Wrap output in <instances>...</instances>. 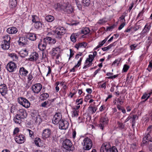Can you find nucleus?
I'll return each instance as SVG.
<instances>
[{"label":"nucleus","instance_id":"dca6fc26","mask_svg":"<svg viewBox=\"0 0 152 152\" xmlns=\"http://www.w3.org/2000/svg\"><path fill=\"white\" fill-rule=\"evenodd\" d=\"M18 42L20 44H21L23 45H26L28 43V41L27 37H20L18 41Z\"/></svg>","mask_w":152,"mask_h":152},{"label":"nucleus","instance_id":"aec40b11","mask_svg":"<svg viewBox=\"0 0 152 152\" xmlns=\"http://www.w3.org/2000/svg\"><path fill=\"white\" fill-rule=\"evenodd\" d=\"M38 58V54L36 52L33 53L30 56L29 60L31 61H36Z\"/></svg>","mask_w":152,"mask_h":152},{"label":"nucleus","instance_id":"4be33fe9","mask_svg":"<svg viewBox=\"0 0 152 152\" xmlns=\"http://www.w3.org/2000/svg\"><path fill=\"white\" fill-rule=\"evenodd\" d=\"M60 49L59 46L57 47L56 48H53L51 50V55L53 56H54L57 54V52H60Z\"/></svg>","mask_w":152,"mask_h":152},{"label":"nucleus","instance_id":"9d476101","mask_svg":"<svg viewBox=\"0 0 152 152\" xmlns=\"http://www.w3.org/2000/svg\"><path fill=\"white\" fill-rule=\"evenodd\" d=\"M60 129H66L68 127L69 124L68 122L62 119L58 123Z\"/></svg>","mask_w":152,"mask_h":152},{"label":"nucleus","instance_id":"0eeeda50","mask_svg":"<svg viewBox=\"0 0 152 152\" xmlns=\"http://www.w3.org/2000/svg\"><path fill=\"white\" fill-rule=\"evenodd\" d=\"M111 146L109 143L103 144L101 147L100 152H111Z\"/></svg>","mask_w":152,"mask_h":152},{"label":"nucleus","instance_id":"cd10ccee","mask_svg":"<svg viewBox=\"0 0 152 152\" xmlns=\"http://www.w3.org/2000/svg\"><path fill=\"white\" fill-rule=\"evenodd\" d=\"M82 60L83 57L80 58L79 61L77 62V64L75 65L72 69L70 70V72H75V68L79 67L81 65Z\"/></svg>","mask_w":152,"mask_h":152},{"label":"nucleus","instance_id":"0e129e2a","mask_svg":"<svg viewBox=\"0 0 152 152\" xmlns=\"http://www.w3.org/2000/svg\"><path fill=\"white\" fill-rule=\"evenodd\" d=\"M129 66L126 64L124 65L123 67V70L124 72H126L129 69Z\"/></svg>","mask_w":152,"mask_h":152},{"label":"nucleus","instance_id":"7c9ffc66","mask_svg":"<svg viewBox=\"0 0 152 152\" xmlns=\"http://www.w3.org/2000/svg\"><path fill=\"white\" fill-rule=\"evenodd\" d=\"M19 53L20 57L22 58H24L28 54V52L26 49L22 50L20 51Z\"/></svg>","mask_w":152,"mask_h":152},{"label":"nucleus","instance_id":"423d86ee","mask_svg":"<svg viewBox=\"0 0 152 152\" xmlns=\"http://www.w3.org/2000/svg\"><path fill=\"white\" fill-rule=\"evenodd\" d=\"M17 66L14 62L10 61L7 65L6 68L7 70L10 72H14L16 69Z\"/></svg>","mask_w":152,"mask_h":152},{"label":"nucleus","instance_id":"864d4df0","mask_svg":"<svg viewBox=\"0 0 152 152\" xmlns=\"http://www.w3.org/2000/svg\"><path fill=\"white\" fill-rule=\"evenodd\" d=\"M121 61L120 59H116L113 63L112 64V65H116L117 66H118V64L119 63V62Z\"/></svg>","mask_w":152,"mask_h":152},{"label":"nucleus","instance_id":"f03ea898","mask_svg":"<svg viewBox=\"0 0 152 152\" xmlns=\"http://www.w3.org/2000/svg\"><path fill=\"white\" fill-rule=\"evenodd\" d=\"M56 38L61 39L66 32L65 29L63 27H58L53 31Z\"/></svg>","mask_w":152,"mask_h":152},{"label":"nucleus","instance_id":"338daca9","mask_svg":"<svg viewBox=\"0 0 152 152\" xmlns=\"http://www.w3.org/2000/svg\"><path fill=\"white\" fill-rule=\"evenodd\" d=\"M106 22V21L105 20V19L103 18L102 19L99 20L98 23L100 24H103Z\"/></svg>","mask_w":152,"mask_h":152},{"label":"nucleus","instance_id":"4d7b16f0","mask_svg":"<svg viewBox=\"0 0 152 152\" xmlns=\"http://www.w3.org/2000/svg\"><path fill=\"white\" fill-rule=\"evenodd\" d=\"M151 37H148V40H147V45H148V46H150L151 43Z\"/></svg>","mask_w":152,"mask_h":152},{"label":"nucleus","instance_id":"a878e982","mask_svg":"<svg viewBox=\"0 0 152 152\" xmlns=\"http://www.w3.org/2000/svg\"><path fill=\"white\" fill-rule=\"evenodd\" d=\"M69 4L68 3H64L61 5L59 4L58 3L57 5L58 8H60L61 10L64 12V11L66 10V8Z\"/></svg>","mask_w":152,"mask_h":152},{"label":"nucleus","instance_id":"2f4dec72","mask_svg":"<svg viewBox=\"0 0 152 152\" xmlns=\"http://www.w3.org/2000/svg\"><path fill=\"white\" fill-rule=\"evenodd\" d=\"M66 10L64 11V12L68 14L71 13L73 11V9L72 7L69 4L66 8Z\"/></svg>","mask_w":152,"mask_h":152},{"label":"nucleus","instance_id":"72a5a7b5","mask_svg":"<svg viewBox=\"0 0 152 152\" xmlns=\"http://www.w3.org/2000/svg\"><path fill=\"white\" fill-rule=\"evenodd\" d=\"M17 3L16 0H10V1L9 5L10 7L14 8L16 6Z\"/></svg>","mask_w":152,"mask_h":152},{"label":"nucleus","instance_id":"3c124183","mask_svg":"<svg viewBox=\"0 0 152 152\" xmlns=\"http://www.w3.org/2000/svg\"><path fill=\"white\" fill-rule=\"evenodd\" d=\"M78 90V88L76 87H74L71 92H70V94H73V95H75L76 93Z\"/></svg>","mask_w":152,"mask_h":152},{"label":"nucleus","instance_id":"f257e3e1","mask_svg":"<svg viewBox=\"0 0 152 152\" xmlns=\"http://www.w3.org/2000/svg\"><path fill=\"white\" fill-rule=\"evenodd\" d=\"M152 126H149L147 129V130L148 132L147 134L143 138V140L142 141V144H146L149 145L148 147L149 150L151 151L152 150L151 142H152Z\"/></svg>","mask_w":152,"mask_h":152},{"label":"nucleus","instance_id":"f704fd0d","mask_svg":"<svg viewBox=\"0 0 152 152\" xmlns=\"http://www.w3.org/2000/svg\"><path fill=\"white\" fill-rule=\"evenodd\" d=\"M77 35L76 33H73L71 36L70 39L71 41L73 43L76 41Z\"/></svg>","mask_w":152,"mask_h":152},{"label":"nucleus","instance_id":"5fc2aeb1","mask_svg":"<svg viewBox=\"0 0 152 152\" xmlns=\"http://www.w3.org/2000/svg\"><path fill=\"white\" fill-rule=\"evenodd\" d=\"M152 68V61L151 60L149 62V64L148 65V67L147 69L148 70L149 72H151V70Z\"/></svg>","mask_w":152,"mask_h":152},{"label":"nucleus","instance_id":"f8f14e48","mask_svg":"<svg viewBox=\"0 0 152 152\" xmlns=\"http://www.w3.org/2000/svg\"><path fill=\"white\" fill-rule=\"evenodd\" d=\"M51 134V130L48 129H45L43 130L42 133V137L43 139H45L48 138Z\"/></svg>","mask_w":152,"mask_h":152},{"label":"nucleus","instance_id":"4468645a","mask_svg":"<svg viewBox=\"0 0 152 152\" xmlns=\"http://www.w3.org/2000/svg\"><path fill=\"white\" fill-rule=\"evenodd\" d=\"M18 115L24 119L27 117V113L26 110L24 109H20L18 112Z\"/></svg>","mask_w":152,"mask_h":152},{"label":"nucleus","instance_id":"69168bd1","mask_svg":"<svg viewBox=\"0 0 152 152\" xmlns=\"http://www.w3.org/2000/svg\"><path fill=\"white\" fill-rule=\"evenodd\" d=\"M27 131L29 132V134L30 137H34V133L31 130L29 129H27Z\"/></svg>","mask_w":152,"mask_h":152},{"label":"nucleus","instance_id":"412c9836","mask_svg":"<svg viewBox=\"0 0 152 152\" xmlns=\"http://www.w3.org/2000/svg\"><path fill=\"white\" fill-rule=\"evenodd\" d=\"M87 45V44L85 42H80L76 44L75 47L78 50L80 48H85Z\"/></svg>","mask_w":152,"mask_h":152},{"label":"nucleus","instance_id":"e433bc0d","mask_svg":"<svg viewBox=\"0 0 152 152\" xmlns=\"http://www.w3.org/2000/svg\"><path fill=\"white\" fill-rule=\"evenodd\" d=\"M94 59L92 55L90 54L88 56V58H87L86 60L85 63H89L92 64V62Z\"/></svg>","mask_w":152,"mask_h":152},{"label":"nucleus","instance_id":"a18cd8bd","mask_svg":"<svg viewBox=\"0 0 152 152\" xmlns=\"http://www.w3.org/2000/svg\"><path fill=\"white\" fill-rule=\"evenodd\" d=\"M32 22L35 23L39 21V19L36 15H32Z\"/></svg>","mask_w":152,"mask_h":152},{"label":"nucleus","instance_id":"a19ab883","mask_svg":"<svg viewBox=\"0 0 152 152\" xmlns=\"http://www.w3.org/2000/svg\"><path fill=\"white\" fill-rule=\"evenodd\" d=\"M90 0H82L83 5L84 6H88L90 4Z\"/></svg>","mask_w":152,"mask_h":152},{"label":"nucleus","instance_id":"680f3d73","mask_svg":"<svg viewBox=\"0 0 152 152\" xmlns=\"http://www.w3.org/2000/svg\"><path fill=\"white\" fill-rule=\"evenodd\" d=\"M115 27V25L114 24L113 25L111 26L108 27L106 28L107 31H110L111 30L114 28Z\"/></svg>","mask_w":152,"mask_h":152},{"label":"nucleus","instance_id":"2eb2a0df","mask_svg":"<svg viewBox=\"0 0 152 152\" xmlns=\"http://www.w3.org/2000/svg\"><path fill=\"white\" fill-rule=\"evenodd\" d=\"M151 27V23L147 24L145 26L144 28L140 34L141 36H143L148 31Z\"/></svg>","mask_w":152,"mask_h":152},{"label":"nucleus","instance_id":"603ef678","mask_svg":"<svg viewBox=\"0 0 152 152\" xmlns=\"http://www.w3.org/2000/svg\"><path fill=\"white\" fill-rule=\"evenodd\" d=\"M89 110L92 113H94L96 110V109L95 107H89Z\"/></svg>","mask_w":152,"mask_h":152},{"label":"nucleus","instance_id":"7ed1b4c3","mask_svg":"<svg viewBox=\"0 0 152 152\" xmlns=\"http://www.w3.org/2000/svg\"><path fill=\"white\" fill-rule=\"evenodd\" d=\"M83 149L84 150H88L92 146V143L91 140L88 137L85 138L83 140Z\"/></svg>","mask_w":152,"mask_h":152},{"label":"nucleus","instance_id":"c85d7f7f","mask_svg":"<svg viewBox=\"0 0 152 152\" xmlns=\"http://www.w3.org/2000/svg\"><path fill=\"white\" fill-rule=\"evenodd\" d=\"M28 73V71L24 67H22L20 68L19 74L20 75L22 76H26Z\"/></svg>","mask_w":152,"mask_h":152},{"label":"nucleus","instance_id":"c756f323","mask_svg":"<svg viewBox=\"0 0 152 152\" xmlns=\"http://www.w3.org/2000/svg\"><path fill=\"white\" fill-rule=\"evenodd\" d=\"M42 86H32V89L34 93H38L40 92L42 88Z\"/></svg>","mask_w":152,"mask_h":152},{"label":"nucleus","instance_id":"ea45409f","mask_svg":"<svg viewBox=\"0 0 152 152\" xmlns=\"http://www.w3.org/2000/svg\"><path fill=\"white\" fill-rule=\"evenodd\" d=\"M41 140L39 138L36 137L34 140V142L35 145L39 147H40L41 143Z\"/></svg>","mask_w":152,"mask_h":152},{"label":"nucleus","instance_id":"8fccbe9b","mask_svg":"<svg viewBox=\"0 0 152 152\" xmlns=\"http://www.w3.org/2000/svg\"><path fill=\"white\" fill-rule=\"evenodd\" d=\"M130 117L131 118H132V122H133L134 124V123H135L136 119H138V117L136 115H133L130 116Z\"/></svg>","mask_w":152,"mask_h":152},{"label":"nucleus","instance_id":"b1692460","mask_svg":"<svg viewBox=\"0 0 152 152\" xmlns=\"http://www.w3.org/2000/svg\"><path fill=\"white\" fill-rule=\"evenodd\" d=\"M7 86H0V93L3 96L7 93Z\"/></svg>","mask_w":152,"mask_h":152},{"label":"nucleus","instance_id":"5701e85b","mask_svg":"<svg viewBox=\"0 0 152 152\" xmlns=\"http://www.w3.org/2000/svg\"><path fill=\"white\" fill-rule=\"evenodd\" d=\"M23 119L16 114L14 118V121L16 124H20L21 123Z\"/></svg>","mask_w":152,"mask_h":152},{"label":"nucleus","instance_id":"f3484780","mask_svg":"<svg viewBox=\"0 0 152 152\" xmlns=\"http://www.w3.org/2000/svg\"><path fill=\"white\" fill-rule=\"evenodd\" d=\"M47 45V44L44 41L43 39L42 41L41 40L38 44V47L40 50L44 51L46 49Z\"/></svg>","mask_w":152,"mask_h":152},{"label":"nucleus","instance_id":"e2e57ef3","mask_svg":"<svg viewBox=\"0 0 152 152\" xmlns=\"http://www.w3.org/2000/svg\"><path fill=\"white\" fill-rule=\"evenodd\" d=\"M143 12V10L141 12H140V13H139L137 17V19L138 18H140L142 16Z\"/></svg>","mask_w":152,"mask_h":152},{"label":"nucleus","instance_id":"20e7f679","mask_svg":"<svg viewBox=\"0 0 152 152\" xmlns=\"http://www.w3.org/2000/svg\"><path fill=\"white\" fill-rule=\"evenodd\" d=\"M63 147L66 150L70 151L73 150L72 144L69 139H66L64 141Z\"/></svg>","mask_w":152,"mask_h":152},{"label":"nucleus","instance_id":"6ab92c4d","mask_svg":"<svg viewBox=\"0 0 152 152\" xmlns=\"http://www.w3.org/2000/svg\"><path fill=\"white\" fill-rule=\"evenodd\" d=\"M26 37L28 39H29L31 41H35L37 38L36 34L34 33H28L26 35Z\"/></svg>","mask_w":152,"mask_h":152},{"label":"nucleus","instance_id":"58836bf2","mask_svg":"<svg viewBox=\"0 0 152 152\" xmlns=\"http://www.w3.org/2000/svg\"><path fill=\"white\" fill-rule=\"evenodd\" d=\"M45 19L48 22H51L54 20V18L52 15H48L46 16Z\"/></svg>","mask_w":152,"mask_h":152},{"label":"nucleus","instance_id":"1a4fd4ad","mask_svg":"<svg viewBox=\"0 0 152 152\" xmlns=\"http://www.w3.org/2000/svg\"><path fill=\"white\" fill-rule=\"evenodd\" d=\"M61 118L62 115L61 114L59 113H56L53 119V123L55 124H57L62 119Z\"/></svg>","mask_w":152,"mask_h":152},{"label":"nucleus","instance_id":"6e6552de","mask_svg":"<svg viewBox=\"0 0 152 152\" xmlns=\"http://www.w3.org/2000/svg\"><path fill=\"white\" fill-rule=\"evenodd\" d=\"M108 119L106 116H102L100 120V123L99 124V127L100 129H103L104 125L107 124Z\"/></svg>","mask_w":152,"mask_h":152},{"label":"nucleus","instance_id":"13d9d810","mask_svg":"<svg viewBox=\"0 0 152 152\" xmlns=\"http://www.w3.org/2000/svg\"><path fill=\"white\" fill-rule=\"evenodd\" d=\"M33 76L31 74H29V75L28 76V83L29 85L31 84V83H30V81L33 78Z\"/></svg>","mask_w":152,"mask_h":152},{"label":"nucleus","instance_id":"79ce46f5","mask_svg":"<svg viewBox=\"0 0 152 152\" xmlns=\"http://www.w3.org/2000/svg\"><path fill=\"white\" fill-rule=\"evenodd\" d=\"M117 124L118 125V128L121 129H124L125 127V125L123 123L118 121Z\"/></svg>","mask_w":152,"mask_h":152},{"label":"nucleus","instance_id":"bf43d9fd","mask_svg":"<svg viewBox=\"0 0 152 152\" xmlns=\"http://www.w3.org/2000/svg\"><path fill=\"white\" fill-rule=\"evenodd\" d=\"M78 115V113L77 110L74 109L72 113V116L73 117H75L77 116Z\"/></svg>","mask_w":152,"mask_h":152},{"label":"nucleus","instance_id":"473e14b6","mask_svg":"<svg viewBox=\"0 0 152 152\" xmlns=\"http://www.w3.org/2000/svg\"><path fill=\"white\" fill-rule=\"evenodd\" d=\"M49 96L48 94L47 93H43L41 94L40 96V99L42 101L46 99Z\"/></svg>","mask_w":152,"mask_h":152},{"label":"nucleus","instance_id":"9b49d317","mask_svg":"<svg viewBox=\"0 0 152 152\" xmlns=\"http://www.w3.org/2000/svg\"><path fill=\"white\" fill-rule=\"evenodd\" d=\"M43 41L47 44H54L56 42V40L55 38H52L50 37H46L43 39Z\"/></svg>","mask_w":152,"mask_h":152},{"label":"nucleus","instance_id":"ddd939ff","mask_svg":"<svg viewBox=\"0 0 152 152\" xmlns=\"http://www.w3.org/2000/svg\"><path fill=\"white\" fill-rule=\"evenodd\" d=\"M24 136L23 135H20L15 137V140L18 143L21 144L23 143L25 140Z\"/></svg>","mask_w":152,"mask_h":152},{"label":"nucleus","instance_id":"a211bd4d","mask_svg":"<svg viewBox=\"0 0 152 152\" xmlns=\"http://www.w3.org/2000/svg\"><path fill=\"white\" fill-rule=\"evenodd\" d=\"M18 31L17 28L15 27H9L7 30V32L10 34H15Z\"/></svg>","mask_w":152,"mask_h":152},{"label":"nucleus","instance_id":"bb28decb","mask_svg":"<svg viewBox=\"0 0 152 152\" xmlns=\"http://www.w3.org/2000/svg\"><path fill=\"white\" fill-rule=\"evenodd\" d=\"M69 4L68 3H64L61 5L59 4L58 3L57 5L58 8H60L61 10L64 12V11L66 10V8Z\"/></svg>","mask_w":152,"mask_h":152},{"label":"nucleus","instance_id":"4c0bfd02","mask_svg":"<svg viewBox=\"0 0 152 152\" xmlns=\"http://www.w3.org/2000/svg\"><path fill=\"white\" fill-rule=\"evenodd\" d=\"M90 31L88 28L85 27L82 29L81 32L82 34L86 35L90 32Z\"/></svg>","mask_w":152,"mask_h":152},{"label":"nucleus","instance_id":"6e6d98bb","mask_svg":"<svg viewBox=\"0 0 152 152\" xmlns=\"http://www.w3.org/2000/svg\"><path fill=\"white\" fill-rule=\"evenodd\" d=\"M83 102L82 99H77L76 100V103L77 105L82 104Z\"/></svg>","mask_w":152,"mask_h":152},{"label":"nucleus","instance_id":"774afa93","mask_svg":"<svg viewBox=\"0 0 152 152\" xmlns=\"http://www.w3.org/2000/svg\"><path fill=\"white\" fill-rule=\"evenodd\" d=\"M111 152H118L117 149L115 146H113L111 148Z\"/></svg>","mask_w":152,"mask_h":152},{"label":"nucleus","instance_id":"052dcab7","mask_svg":"<svg viewBox=\"0 0 152 152\" xmlns=\"http://www.w3.org/2000/svg\"><path fill=\"white\" fill-rule=\"evenodd\" d=\"M92 64L89 63H85V65L83 67V69H86L87 68L91 66L92 65Z\"/></svg>","mask_w":152,"mask_h":152},{"label":"nucleus","instance_id":"c03bdc74","mask_svg":"<svg viewBox=\"0 0 152 152\" xmlns=\"http://www.w3.org/2000/svg\"><path fill=\"white\" fill-rule=\"evenodd\" d=\"M9 56L12 58L13 60H16L18 59V57L16 54L14 53H10L9 54Z\"/></svg>","mask_w":152,"mask_h":152},{"label":"nucleus","instance_id":"39448f33","mask_svg":"<svg viewBox=\"0 0 152 152\" xmlns=\"http://www.w3.org/2000/svg\"><path fill=\"white\" fill-rule=\"evenodd\" d=\"M18 101L21 105L25 108H28L30 106V102L26 99L20 97L18 99Z\"/></svg>","mask_w":152,"mask_h":152},{"label":"nucleus","instance_id":"09e8293b","mask_svg":"<svg viewBox=\"0 0 152 152\" xmlns=\"http://www.w3.org/2000/svg\"><path fill=\"white\" fill-rule=\"evenodd\" d=\"M117 108L119 110H121L122 113H126V110L125 109L120 105L118 104L117 105Z\"/></svg>","mask_w":152,"mask_h":152},{"label":"nucleus","instance_id":"49530a36","mask_svg":"<svg viewBox=\"0 0 152 152\" xmlns=\"http://www.w3.org/2000/svg\"><path fill=\"white\" fill-rule=\"evenodd\" d=\"M110 36V35H109L107 37L105 38L104 40L102 41V42H99V45L100 47L102 45H103L105 43V42L107 41Z\"/></svg>","mask_w":152,"mask_h":152},{"label":"nucleus","instance_id":"37998d69","mask_svg":"<svg viewBox=\"0 0 152 152\" xmlns=\"http://www.w3.org/2000/svg\"><path fill=\"white\" fill-rule=\"evenodd\" d=\"M3 38L4 39L3 42H10V37L9 35H5Z\"/></svg>","mask_w":152,"mask_h":152},{"label":"nucleus","instance_id":"de8ad7c7","mask_svg":"<svg viewBox=\"0 0 152 152\" xmlns=\"http://www.w3.org/2000/svg\"><path fill=\"white\" fill-rule=\"evenodd\" d=\"M151 93V92L148 94H145L143 95L142 96L141 98L142 99H145V98H147L145 100V101H146L147 99L148 98L150 95V94Z\"/></svg>","mask_w":152,"mask_h":152},{"label":"nucleus","instance_id":"c9c22d12","mask_svg":"<svg viewBox=\"0 0 152 152\" xmlns=\"http://www.w3.org/2000/svg\"><path fill=\"white\" fill-rule=\"evenodd\" d=\"M34 26L37 29H40L42 27V24L40 21H38L34 23Z\"/></svg>","mask_w":152,"mask_h":152},{"label":"nucleus","instance_id":"393cba45","mask_svg":"<svg viewBox=\"0 0 152 152\" xmlns=\"http://www.w3.org/2000/svg\"><path fill=\"white\" fill-rule=\"evenodd\" d=\"M1 47L3 50H8L10 47V42H2V44L1 45Z\"/></svg>","mask_w":152,"mask_h":152}]
</instances>
